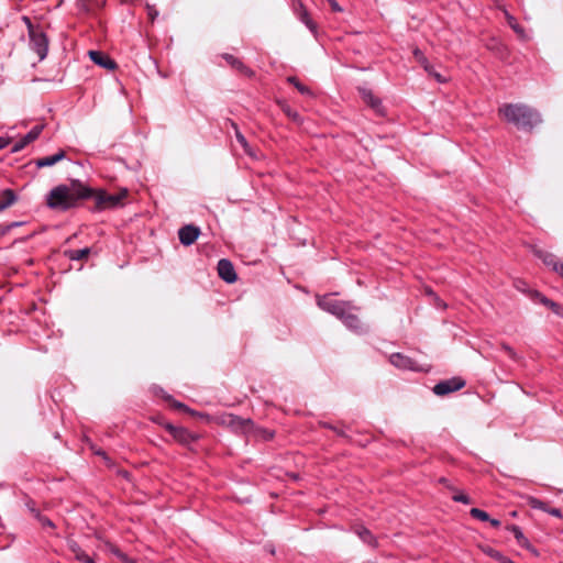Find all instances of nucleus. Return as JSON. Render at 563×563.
Here are the masks:
<instances>
[{"instance_id":"1","label":"nucleus","mask_w":563,"mask_h":563,"mask_svg":"<svg viewBox=\"0 0 563 563\" xmlns=\"http://www.w3.org/2000/svg\"><path fill=\"white\" fill-rule=\"evenodd\" d=\"M91 195V188L80 183H73L71 186L59 185L53 188L46 201L51 209L66 211L77 206L79 200L90 198Z\"/></svg>"},{"instance_id":"2","label":"nucleus","mask_w":563,"mask_h":563,"mask_svg":"<svg viewBox=\"0 0 563 563\" xmlns=\"http://www.w3.org/2000/svg\"><path fill=\"white\" fill-rule=\"evenodd\" d=\"M499 112L508 122L525 131H531L542 121L540 113L536 109L522 103L504 104L499 108Z\"/></svg>"},{"instance_id":"3","label":"nucleus","mask_w":563,"mask_h":563,"mask_svg":"<svg viewBox=\"0 0 563 563\" xmlns=\"http://www.w3.org/2000/svg\"><path fill=\"white\" fill-rule=\"evenodd\" d=\"M126 196V190H123L121 194L114 195V194H108L104 190H92V195L90 197L95 198L96 201V208L98 210H103L108 208H115L118 207L122 199Z\"/></svg>"},{"instance_id":"4","label":"nucleus","mask_w":563,"mask_h":563,"mask_svg":"<svg viewBox=\"0 0 563 563\" xmlns=\"http://www.w3.org/2000/svg\"><path fill=\"white\" fill-rule=\"evenodd\" d=\"M318 306L331 314L338 317L339 319L344 316L346 310H351L352 307L349 302L340 301L331 298L330 296H323L318 298Z\"/></svg>"},{"instance_id":"5","label":"nucleus","mask_w":563,"mask_h":563,"mask_svg":"<svg viewBox=\"0 0 563 563\" xmlns=\"http://www.w3.org/2000/svg\"><path fill=\"white\" fill-rule=\"evenodd\" d=\"M32 49L37 54L40 60H43L48 53V38L40 29L29 35Z\"/></svg>"},{"instance_id":"6","label":"nucleus","mask_w":563,"mask_h":563,"mask_svg":"<svg viewBox=\"0 0 563 563\" xmlns=\"http://www.w3.org/2000/svg\"><path fill=\"white\" fill-rule=\"evenodd\" d=\"M465 386V380L461 377H452L446 380L439 382L433 387V393L438 396H445L450 393L457 391Z\"/></svg>"},{"instance_id":"7","label":"nucleus","mask_w":563,"mask_h":563,"mask_svg":"<svg viewBox=\"0 0 563 563\" xmlns=\"http://www.w3.org/2000/svg\"><path fill=\"white\" fill-rule=\"evenodd\" d=\"M389 361L395 367L399 369H408L413 372L422 371V367L415 360L401 353L391 354Z\"/></svg>"},{"instance_id":"8","label":"nucleus","mask_w":563,"mask_h":563,"mask_svg":"<svg viewBox=\"0 0 563 563\" xmlns=\"http://www.w3.org/2000/svg\"><path fill=\"white\" fill-rule=\"evenodd\" d=\"M166 429L174 438V440H176L178 443L183 445H189L190 443L198 440V435L191 433L186 428L167 424Z\"/></svg>"},{"instance_id":"9","label":"nucleus","mask_w":563,"mask_h":563,"mask_svg":"<svg viewBox=\"0 0 563 563\" xmlns=\"http://www.w3.org/2000/svg\"><path fill=\"white\" fill-rule=\"evenodd\" d=\"M224 422L235 432L247 433L250 432L254 423L251 419H244L235 415H228Z\"/></svg>"},{"instance_id":"10","label":"nucleus","mask_w":563,"mask_h":563,"mask_svg":"<svg viewBox=\"0 0 563 563\" xmlns=\"http://www.w3.org/2000/svg\"><path fill=\"white\" fill-rule=\"evenodd\" d=\"M218 275L228 284H232L236 280L238 276L231 261L221 258L217 265Z\"/></svg>"},{"instance_id":"11","label":"nucleus","mask_w":563,"mask_h":563,"mask_svg":"<svg viewBox=\"0 0 563 563\" xmlns=\"http://www.w3.org/2000/svg\"><path fill=\"white\" fill-rule=\"evenodd\" d=\"M199 235L200 229L194 224L184 225L178 231L179 241L185 246L194 244Z\"/></svg>"},{"instance_id":"12","label":"nucleus","mask_w":563,"mask_h":563,"mask_svg":"<svg viewBox=\"0 0 563 563\" xmlns=\"http://www.w3.org/2000/svg\"><path fill=\"white\" fill-rule=\"evenodd\" d=\"M43 129L44 125L42 124L34 125L20 141L14 143L11 152L16 153L23 150L27 144L32 143L41 135Z\"/></svg>"},{"instance_id":"13","label":"nucleus","mask_w":563,"mask_h":563,"mask_svg":"<svg viewBox=\"0 0 563 563\" xmlns=\"http://www.w3.org/2000/svg\"><path fill=\"white\" fill-rule=\"evenodd\" d=\"M90 59L97 64L98 66L108 69L114 70L117 68V63L107 54L100 51H90L89 52Z\"/></svg>"},{"instance_id":"14","label":"nucleus","mask_w":563,"mask_h":563,"mask_svg":"<svg viewBox=\"0 0 563 563\" xmlns=\"http://www.w3.org/2000/svg\"><path fill=\"white\" fill-rule=\"evenodd\" d=\"M507 529L514 534L518 545L529 550L534 555H538V551L530 543V541L525 537V534H523L522 530L520 529V527H518L516 525H510V526L507 527Z\"/></svg>"},{"instance_id":"15","label":"nucleus","mask_w":563,"mask_h":563,"mask_svg":"<svg viewBox=\"0 0 563 563\" xmlns=\"http://www.w3.org/2000/svg\"><path fill=\"white\" fill-rule=\"evenodd\" d=\"M67 545L77 561L81 563H95L93 559L86 551H84L76 541L69 540Z\"/></svg>"},{"instance_id":"16","label":"nucleus","mask_w":563,"mask_h":563,"mask_svg":"<svg viewBox=\"0 0 563 563\" xmlns=\"http://www.w3.org/2000/svg\"><path fill=\"white\" fill-rule=\"evenodd\" d=\"M360 93L362 96L363 101L366 104H368L376 112L383 113L380 100L377 97H375L369 89L360 88Z\"/></svg>"},{"instance_id":"17","label":"nucleus","mask_w":563,"mask_h":563,"mask_svg":"<svg viewBox=\"0 0 563 563\" xmlns=\"http://www.w3.org/2000/svg\"><path fill=\"white\" fill-rule=\"evenodd\" d=\"M65 156H66L65 151L59 150L54 155L37 158L35 161V165L38 168L49 167V166H53V165L57 164L58 162L63 161L65 158Z\"/></svg>"},{"instance_id":"18","label":"nucleus","mask_w":563,"mask_h":563,"mask_svg":"<svg viewBox=\"0 0 563 563\" xmlns=\"http://www.w3.org/2000/svg\"><path fill=\"white\" fill-rule=\"evenodd\" d=\"M228 124H230V126L234 130L235 139L239 142V144L243 147L245 154H247L251 157H255V153L253 152L245 136L239 130L238 124L232 120H228Z\"/></svg>"},{"instance_id":"19","label":"nucleus","mask_w":563,"mask_h":563,"mask_svg":"<svg viewBox=\"0 0 563 563\" xmlns=\"http://www.w3.org/2000/svg\"><path fill=\"white\" fill-rule=\"evenodd\" d=\"M340 320L343 321V323L351 330L355 332H362L363 325L358 317L351 312V310H346L344 312V316L340 318Z\"/></svg>"},{"instance_id":"20","label":"nucleus","mask_w":563,"mask_h":563,"mask_svg":"<svg viewBox=\"0 0 563 563\" xmlns=\"http://www.w3.org/2000/svg\"><path fill=\"white\" fill-rule=\"evenodd\" d=\"M354 533L366 544L376 547L377 542L373 533L364 526H355L353 528Z\"/></svg>"},{"instance_id":"21","label":"nucleus","mask_w":563,"mask_h":563,"mask_svg":"<svg viewBox=\"0 0 563 563\" xmlns=\"http://www.w3.org/2000/svg\"><path fill=\"white\" fill-rule=\"evenodd\" d=\"M223 57L233 68L238 69L239 71L243 73L249 77L253 76L254 73L233 55L224 54Z\"/></svg>"},{"instance_id":"22","label":"nucleus","mask_w":563,"mask_h":563,"mask_svg":"<svg viewBox=\"0 0 563 563\" xmlns=\"http://www.w3.org/2000/svg\"><path fill=\"white\" fill-rule=\"evenodd\" d=\"M505 12V18L507 20V23L508 25L516 32V34L518 35V37H520L521 40H527L528 38V35L525 31V29L517 22V20L515 19V16H512L508 11H504Z\"/></svg>"},{"instance_id":"23","label":"nucleus","mask_w":563,"mask_h":563,"mask_svg":"<svg viewBox=\"0 0 563 563\" xmlns=\"http://www.w3.org/2000/svg\"><path fill=\"white\" fill-rule=\"evenodd\" d=\"M531 298L533 299H539V301L549 307L554 313L556 314H561V307L560 305H558L556 302L552 301L551 299L544 297L542 294H540L539 291L534 290L531 292Z\"/></svg>"},{"instance_id":"24","label":"nucleus","mask_w":563,"mask_h":563,"mask_svg":"<svg viewBox=\"0 0 563 563\" xmlns=\"http://www.w3.org/2000/svg\"><path fill=\"white\" fill-rule=\"evenodd\" d=\"M536 254L547 266L551 267L553 271H559V262L555 255L545 251H537Z\"/></svg>"},{"instance_id":"25","label":"nucleus","mask_w":563,"mask_h":563,"mask_svg":"<svg viewBox=\"0 0 563 563\" xmlns=\"http://www.w3.org/2000/svg\"><path fill=\"white\" fill-rule=\"evenodd\" d=\"M16 200V196L12 189H4L0 194V211L7 209Z\"/></svg>"},{"instance_id":"26","label":"nucleus","mask_w":563,"mask_h":563,"mask_svg":"<svg viewBox=\"0 0 563 563\" xmlns=\"http://www.w3.org/2000/svg\"><path fill=\"white\" fill-rule=\"evenodd\" d=\"M90 252L89 247H85L80 250H66L64 254L70 261H82L89 256Z\"/></svg>"},{"instance_id":"27","label":"nucleus","mask_w":563,"mask_h":563,"mask_svg":"<svg viewBox=\"0 0 563 563\" xmlns=\"http://www.w3.org/2000/svg\"><path fill=\"white\" fill-rule=\"evenodd\" d=\"M300 5V9H301V12L299 14V19L300 21L311 31V32H316V29H317V25L316 23L311 20V18L309 16L308 12L303 9V5L302 3H299Z\"/></svg>"},{"instance_id":"28","label":"nucleus","mask_w":563,"mask_h":563,"mask_svg":"<svg viewBox=\"0 0 563 563\" xmlns=\"http://www.w3.org/2000/svg\"><path fill=\"white\" fill-rule=\"evenodd\" d=\"M528 505L533 509H539L544 512L548 510V507H549L547 503H544L536 497H528Z\"/></svg>"},{"instance_id":"29","label":"nucleus","mask_w":563,"mask_h":563,"mask_svg":"<svg viewBox=\"0 0 563 563\" xmlns=\"http://www.w3.org/2000/svg\"><path fill=\"white\" fill-rule=\"evenodd\" d=\"M287 81L292 84L300 93L302 95H310L311 91L308 87L303 86L296 77L290 76L287 78Z\"/></svg>"},{"instance_id":"30","label":"nucleus","mask_w":563,"mask_h":563,"mask_svg":"<svg viewBox=\"0 0 563 563\" xmlns=\"http://www.w3.org/2000/svg\"><path fill=\"white\" fill-rule=\"evenodd\" d=\"M471 516L475 519H478L481 521H488L489 520V515L479 509V508H472L471 511H470Z\"/></svg>"},{"instance_id":"31","label":"nucleus","mask_w":563,"mask_h":563,"mask_svg":"<svg viewBox=\"0 0 563 563\" xmlns=\"http://www.w3.org/2000/svg\"><path fill=\"white\" fill-rule=\"evenodd\" d=\"M452 499L456 503L468 505L472 503L471 498L464 493H456L452 496Z\"/></svg>"},{"instance_id":"32","label":"nucleus","mask_w":563,"mask_h":563,"mask_svg":"<svg viewBox=\"0 0 563 563\" xmlns=\"http://www.w3.org/2000/svg\"><path fill=\"white\" fill-rule=\"evenodd\" d=\"M484 553H486L488 556L495 559V560H501V553L490 547L483 548Z\"/></svg>"},{"instance_id":"33","label":"nucleus","mask_w":563,"mask_h":563,"mask_svg":"<svg viewBox=\"0 0 563 563\" xmlns=\"http://www.w3.org/2000/svg\"><path fill=\"white\" fill-rule=\"evenodd\" d=\"M88 1L89 0H77V9L80 13H89L90 12V7L88 4Z\"/></svg>"},{"instance_id":"34","label":"nucleus","mask_w":563,"mask_h":563,"mask_svg":"<svg viewBox=\"0 0 563 563\" xmlns=\"http://www.w3.org/2000/svg\"><path fill=\"white\" fill-rule=\"evenodd\" d=\"M501 349L508 354V356L515 361H517L519 357H518V354L516 353V351L508 344L506 343H503L501 344Z\"/></svg>"},{"instance_id":"35","label":"nucleus","mask_w":563,"mask_h":563,"mask_svg":"<svg viewBox=\"0 0 563 563\" xmlns=\"http://www.w3.org/2000/svg\"><path fill=\"white\" fill-rule=\"evenodd\" d=\"M146 10H147V15H148L150 20L152 22H154L158 15V11L156 10V8L154 5L148 4V3L146 4Z\"/></svg>"},{"instance_id":"36","label":"nucleus","mask_w":563,"mask_h":563,"mask_svg":"<svg viewBox=\"0 0 563 563\" xmlns=\"http://www.w3.org/2000/svg\"><path fill=\"white\" fill-rule=\"evenodd\" d=\"M23 22L25 23L27 27L29 35L38 31L40 27H35L29 16H23Z\"/></svg>"},{"instance_id":"37","label":"nucleus","mask_w":563,"mask_h":563,"mask_svg":"<svg viewBox=\"0 0 563 563\" xmlns=\"http://www.w3.org/2000/svg\"><path fill=\"white\" fill-rule=\"evenodd\" d=\"M430 76H432L438 82H445L446 78L442 76L440 73L435 71L434 67L432 66L431 73H428Z\"/></svg>"},{"instance_id":"38","label":"nucleus","mask_w":563,"mask_h":563,"mask_svg":"<svg viewBox=\"0 0 563 563\" xmlns=\"http://www.w3.org/2000/svg\"><path fill=\"white\" fill-rule=\"evenodd\" d=\"M420 65L424 68L427 73H431L432 65L428 62L426 56H421L420 60H418Z\"/></svg>"},{"instance_id":"39","label":"nucleus","mask_w":563,"mask_h":563,"mask_svg":"<svg viewBox=\"0 0 563 563\" xmlns=\"http://www.w3.org/2000/svg\"><path fill=\"white\" fill-rule=\"evenodd\" d=\"M545 512L551 515V516H554L556 518H562L563 517L562 511L559 508L548 507V510Z\"/></svg>"},{"instance_id":"40","label":"nucleus","mask_w":563,"mask_h":563,"mask_svg":"<svg viewBox=\"0 0 563 563\" xmlns=\"http://www.w3.org/2000/svg\"><path fill=\"white\" fill-rule=\"evenodd\" d=\"M37 519L40 520V522L42 523L43 527H51L53 528L54 527V523L52 522L51 519H48L47 517H42L41 515L37 517Z\"/></svg>"},{"instance_id":"41","label":"nucleus","mask_w":563,"mask_h":563,"mask_svg":"<svg viewBox=\"0 0 563 563\" xmlns=\"http://www.w3.org/2000/svg\"><path fill=\"white\" fill-rule=\"evenodd\" d=\"M334 12H342L343 9L340 7L336 0H327Z\"/></svg>"},{"instance_id":"42","label":"nucleus","mask_w":563,"mask_h":563,"mask_svg":"<svg viewBox=\"0 0 563 563\" xmlns=\"http://www.w3.org/2000/svg\"><path fill=\"white\" fill-rule=\"evenodd\" d=\"M26 506L29 507L30 511L34 514V516L37 518L40 516L38 510L34 507L33 503H27Z\"/></svg>"},{"instance_id":"43","label":"nucleus","mask_w":563,"mask_h":563,"mask_svg":"<svg viewBox=\"0 0 563 563\" xmlns=\"http://www.w3.org/2000/svg\"><path fill=\"white\" fill-rule=\"evenodd\" d=\"M286 114L291 118L292 120H298L299 115L296 111H292L290 109L286 110Z\"/></svg>"},{"instance_id":"44","label":"nucleus","mask_w":563,"mask_h":563,"mask_svg":"<svg viewBox=\"0 0 563 563\" xmlns=\"http://www.w3.org/2000/svg\"><path fill=\"white\" fill-rule=\"evenodd\" d=\"M10 232V227L8 224L0 225V235H5Z\"/></svg>"},{"instance_id":"45","label":"nucleus","mask_w":563,"mask_h":563,"mask_svg":"<svg viewBox=\"0 0 563 563\" xmlns=\"http://www.w3.org/2000/svg\"><path fill=\"white\" fill-rule=\"evenodd\" d=\"M9 143H10L9 139L0 136V150L4 148L7 145H9Z\"/></svg>"},{"instance_id":"46","label":"nucleus","mask_w":563,"mask_h":563,"mask_svg":"<svg viewBox=\"0 0 563 563\" xmlns=\"http://www.w3.org/2000/svg\"><path fill=\"white\" fill-rule=\"evenodd\" d=\"M413 55L417 58V60H420L421 56H424L423 53L419 48H416L413 51Z\"/></svg>"},{"instance_id":"47","label":"nucleus","mask_w":563,"mask_h":563,"mask_svg":"<svg viewBox=\"0 0 563 563\" xmlns=\"http://www.w3.org/2000/svg\"><path fill=\"white\" fill-rule=\"evenodd\" d=\"M489 523L495 527V528H498L500 526V521L498 519H490L489 518Z\"/></svg>"},{"instance_id":"48","label":"nucleus","mask_w":563,"mask_h":563,"mask_svg":"<svg viewBox=\"0 0 563 563\" xmlns=\"http://www.w3.org/2000/svg\"><path fill=\"white\" fill-rule=\"evenodd\" d=\"M439 482H440L441 484L445 485L446 487H449L450 489L454 490V488H453V487H451V486L449 485V481H448L446 478L441 477V478L439 479Z\"/></svg>"},{"instance_id":"49","label":"nucleus","mask_w":563,"mask_h":563,"mask_svg":"<svg viewBox=\"0 0 563 563\" xmlns=\"http://www.w3.org/2000/svg\"><path fill=\"white\" fill-rule=\"evenodd\" d=\"M498 561H499L500 563H512V561H511V560H509L508 558L504 556L503 554H501V560H498Z\"/></svg>"},{"instance_id":"50","label":"nucleus","mask_w":563,"mask_h":563,"mask_svg":"<svg viewBox=\"0 0 563 563\" xmlns=\"http://www.w3.org/2000/svg\"><path fill=\"white\" fill-rule=\"evenodd\" d=\"M8 225L10 227V230H11L12 228H16V227L21 225V222H11Z\"/></svg>"},{"instance_id":"51","label":"nucleus","mask_w":563,"mask_h":563,"mask_svg":"<svg viewBox=\"0 0 563 563\" xmlns=\"http://www.w3.org/2000/svg\"><path fill=\"white\" fill-rule=\"evenodd\" d=\"M555 272L559 273L563 277V264L559 263V271H555Z\"/></svg>"},{"instance_id":"52","label":"nucleus","mask_w":563,"mask_h":563,"mask_svg":"<svg viewBox=\"0 0 563 563\" xmlns=\"http://www.w3.org/2000/svg\"><path fill=\"white\" fill-rule=\"evenodd\" d=\"M95 453L98 454V455L106 456V453L103 451H96Z\"/></svg>"},{"instance_id":"53","label":"nucleus","mask_w":563,"mask_h":563,"mask_svg":"<svg viewBox=\"0 0 563 563\" xmlns=\"http://www.w3.org/2000/svg\"><path fill=\"white\" fill-rule=\"evenodd\" d=\"M177 407H178V408H183V409H185V408H186V406H185V405H183V404H180V402H178V404H177Z\"/></svg>"},{"instance_id":"54","label":"nucleus","mask_w":563,"mask_h":563,"mask_svg":"<svg viewBox=\"0 0 563 563\" xmlns=\"http://www.w3.org/2000/svg\"><path fill=\"white\" fill-rule=\"evenodd\" d=\"M271 438H273V433L269 432V433H267L266 439H271Z\"/></svg>"}]
</instances>
